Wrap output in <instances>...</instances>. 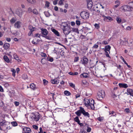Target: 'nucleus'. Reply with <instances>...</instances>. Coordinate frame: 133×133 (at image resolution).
<instances>
[{
	"mask_svg": "<svg viewBox=\"0 0 133 133\" xmlns=\"http://www.w3.org/2000/svg\"><path fill=\"white\" fill-rule=\"evenodd\" d=\"M61 28L63 29V32L65 35H68L71 31L72 27L66 23H62Z\"/></svg>",
	"mask_w": 133,
	"mask_h": 133,
	"instance_id": "nucleus-1",
	"label": "nucleus"
},
{
	"mask_svg": "<svg viewBox=\"0 0 133 133\" xmlns=\"http://www.w3.org/2000/svg\"><path fill=\"white\" fill-rule=\"evenodd\" d=\"M42 37L49 40H51L52 38L50 35L48 34V31L45 29L41 28V29Z\"/></svg>",
	"mask_w": 133,
	"mask_h": 133,
	"instance_id": "nucleus-2",
	"label": "nucleus"
},
{
	"mask_svg": "<svg viewBox=\"0 0 133 133\" xmlns=\"http://www.w3.org/2000/svg\"><path fill=\"white\" fill-rule=\"evenodd\" d=\"M98 95L97 98L99 100H101L105 96V92L104 90H100L98 93Z\"/></svg>",
	"mask_w": 133,
	"mask_h": 133,
	"instance_id": "nucleus-3",
	"label": "nucleus"
},
{
	"mask_svg": "<svg viewBox=\"0 0 133 133\" xmlns=\"http://www.w3.org/2000/svg\"><path fill=\"white\" fill-rule=\"evenodd\" d=\"M120 10L122 11H130L131 10V6H129L128 5H124L121 6L120 8Z\"/></svg>",
	"mask_w": 133,
	"mask_h": 133,
	"instance_id": "nucleus-4",
	"label": "nucleus"
},
{
	"mask_svg": "<svg viewBox=\"0 0 133 133\" xmlns=\"http://www.w3.org/2000/svg\"><path fill=\"white\" fill-rule=\"evenodd\" d=\"M39 118V114L38 113H33V115L31 117L32 120L33 121H37Z\"/></svg>",
	"mask_w": 133,
	"mask_h": 133,
	"instance_id": "nucleus-5",
	"label": "nucleus"
},
{
	"mask_svg": "<svg viewBox=\"0 0 133 133\" xmlns=\"http://www.w3.org/2000/svg\"><path fill=\"white\" fill-rule=\"evenodd\" d=\"M88 60L85 56H84L81 59V63L84 65L87 64L88 63Z\"/></svg>",
	"mask_w": 133,
	"mask_h": 133,
	"instance_id": "nucleus-6",
	"label": "nucleus"
},
{
	"mask_svg": "<svg viewBox=\"0 0 133 133\" xmlns=\"http://www.w3.org/2000/svg\"><path fill=\"white\" fill-rule=\"evenodd\" d=\"M80 15L81 17H89V14L87 11H84L80 13Z\"/></svg>",
	"mask_w": 133,
	"mask_h": 133,
	"instance_id": "nucleus-7",
	"label": "nucleus"
},
{
	"mask_svg": "<svg viewBox=\"0 0 133 133\" xmlns=\"http://www.w3.org/2000/svg\"><path fill=\"white\" fill-rule=\"evenodd\" d=\"M15 13L18 16H20L22 15V10L21 8H19L16 9Z\"/></svg>",
	"mask_w": 133,
	"mask_h": 133,
	"instance_id": "nucleus-8",
	"label": "nucleus"
},
{
	"mask_svg": "<svg viewBox=\"0 0 133 133\" xmlns=\"http://www.w3.org/2000/svg\"><path fill=\"white\" fill-rule=\"evenodd\" d=\"M94 104V100L92 99H90V103H89V107H90L92 110H94L95 109Z\"/></svg>",
	"mask_w": 133,
	"mask_h": 133,
	"instance_id": "nucleus-9",
	"label": "nucleus"
},
{
	"mask_svg": "<svg viewBox=\"0 0 133 133\" xmlns=\"http://www.w3.org/2000/svg\"><path fill=\"white\" fill-rule=\"evenodd\" d=\"M83 108L81 107H80V109L75 112V114L78 116H80L82 113V111L83 110Z\"/></svg>",
	"mask_w": 133,
	"mask_h": 133,
	"instance_id": "nucleus-10",
	"label": "nucleus"
},
{
	"mask_svg": "<svg viewBox=\"0 0 133 133\" xmlns=\"http://www.w3.org/2000/svg\"><path fill=\"white\" fill-rule=\"evenodd\" d=\"M92 6V2L91 1H89L87 2V7L89 9H90Z\"/></svg>",
	"mask_w": 133,
	"mask_h": 133,
	"instance_id": "nucleus-11",
	"label": "nucleus"
},
{
	"mask_svg": "<svg viewBox=\"0 0 133 133\" xmlns=\"http://www.w3.org/2000/svg\"><path fill=\"white\" fill-rule=\"evenodd\" d=\"M90 100H89L87 98H85L84 101L85 105L87 107H89V103L90 102Z\"/></svg>",
	"mask_w": 133,
	"mask_h": 133,
	"instance_id": "nucleus-12",
	"label": "nucleus"
},
{
	"mask_svg": "<svg viewBox=\"0 0 133 133\" xmlns=\"http://www.w3.org/2000/svg\"><path fill=\"white\" fill-rule=\"evenodd\" d=\"M82 111V114L85 117H87L88 118L89 117L90 115L89 113L87 112H86L84 110V108H83V110Z\"/></svg>",
	"mask_w": 133,
	"mask_h": 133,
	"instance_id": "nucleus-13",
	"label": "nucleus"
},
{
	"mask_svg": "<svg viewBox=\"0 0 133 133\" xmlns=\"http://www.w3.org/2000/svg\"><path fill=\"white\" fill-rule=\"evenodd\" d=\"M118 85L120 88H126L129 87L128 85L125 83H119Z\"/></svg>",
	"mask_w": 133,
	"mask_h": 133,
	"instance_id": "nucleus-14",
	"label": "nucleus"
},
{
	"mask_svg": "<svg viewBox=\"0 0 133 133\" xmlns=\"http://www.w3.org/2000/svg\"><path fill=\"white\" fill-rule=\"evenodd\" d=\"M127 91L128 94V95L129 94L131 96L133 97V90L131 89L128 88L127 89Z\"/></svg>",
	"mask_w": 133,
	"mask_h": 133,
	"instance_id": "nucleus-15",
	"label": "nucleus"
},
{
	"mask_svg": "<svg viewBox=\"0 0 133 133\" xmlns=\"http://www.w3.org/2000/svg\"><path fill=\"white\" fill-rule=\"evenodd\" d=\"M21 22L19 21L17 22L15 24V28H19L21 27Z\"/></svg>",
	"mask_w": 133,
	"mask_h": 133,
	"instance_id": "nucleus-16",
	"label": "nucleus"
},
{
	"mask_svg": "<svg viewBox=\"0 0 133 133\" xmlns=\"http://www.w3.org/2000/svg\"><path fill=\"white\" fill-rule=\"evenodd\" d=\"M111 47L110 45H107L105 46V48L104 49V51H107L109 52V54L110 53V50L111 49Z\"/></svg>",
	"mask_w": 133,
	"mask_h": 133,
	"instance_id": "nucleus-17",
	"label": "nucleus"
},
{
	"mask_svg": "<svg viewBox=\"0 0 133 133\" xmlns=\"http://www.w3.org/2000/svg\"><path fill=\"white\" fill-rule=\"evenodd\" d=\"M29 29L30 30V31L33 32L36 29V28L35 27H33L32 25H30L29 26Z\"/></svg>",
	"mask_w": 133,
	"mask_h": 133,
	"instance_id": "nucleus-18",
	"label": "nucleus"
},
{
	"mask_svg": "<svg viewBox=\"0 0 133 133\" xmlns=\"http://www.w3.org/2000/svg\"><path fill=\"white\" fill-rule=\"evenodd\" d=\"M104 20L106 22L112 21L113 19L112 17H104Z\"/></svg>",
	"mask_w": 133,
	"mask_h": 133,
	"instance_id": "nucleus-19",
	"label": "nucleus"
},
{
	"mask_svg": "<svg viewBox=\"0 0 133 133\" xmlns=\"http://www.w3.org/2000/svg\"><path fill=\"white\" fill-rule=\"evenodd\" d=\"M52 31L57 36H59V34L58 32L56 30L54 29H51Z\"/></svg>",
	"mask_w": 133,
	"mask_h": 133,
	"instance_id": "nucleus-20",
	"label": "nucleus"
},
{
	"mask_svg": "<svg viewBox=\"0 0 133 133\" xmlns=\"http://www.w3.org/2000/svg\"><path fill=\"white\" fill-rule=\"evenodd\" d=\"M51 82L53 84H58L59 83V82L58 81L57 79H51Z\"/></svg>",
	"mask_w": 133,
	"mask_h": 133,
	"instance_id": "nucleus-21",
	"label": "nucleus"
},
{
	"mask_svg": "<svg viewBox=\"0 0 133 133\" xmlns=\"http://www.w3.org/2000/svg\"><path fill=\"white\" fill-rule=\"evenodd\" d=\"M14 58L17 60L18 62H20L21 60L19 58L18 56L16 54H14Z\"/></svg>",
	"mask_w": 133,
	"mask_h": 133,
	"instance_id": "nucleus-22",
	"label": "nucleus"
},
{
	"mask_svg": "<svg viewBox=\"0 0 133 133\" xmlns=\"http://www.w3.org/2000/svg\"><path fill=\"white\" fill-rule=\"evenodd\" d=\"M10 47V44L8 43H6L4 44L3 45V47L5 49H7Z\"/></svg>",
	"mask_w": 133,
	"mask_h": 133,
	"instance_id": "nucleus-23",
	"label": "nucleus"
},
{
	"mask_svg": "<svg viewBox=\"0 0 133 133\" xmlns=\"http://www.w3.org/2000/svg\"><path fill=\"white\" fill-rule=\"evenodd\" d=\"M3 59L4 61L8 63L10 62V60L8 57L6 56H3Z\"/></svg>",
	"mask_w": 133,
	"mask_h": 133,
	"instance_id": "nucleus-24",
	"label": "nucleus"
},
{
	"mask_svg": "<svg viewBox=\"0 0 133 133\" xmlns=\"http://www.w3.org/2000/svg\"><path fill=\"white\" fill-rule=\"evenodd\" d=\"M117 68L119 69L121 73H123V72L124 71L123 68L120 65H119L117 66Z\"/></svg>",
	"mask_w": 133,
	"mask_h": 133,
	"instance_id": "nucleus-25",
	"label": "nucleus"
},
{
	"mask_svg": "<svg viewBox=\"0 0 133 133\" xmlns=\"http://www.w3.org/2000/svg\"><path fill=\"white\" fill-rule=\"evenodd\" d=\"M80 76L81 77H82L83 76L84 78H87L88 77V74L85 73L81 74L80 75Z\"/></svg>",
	"mask_w": 133,
	"mask_h": 133,
	"instance_id": "nucleus-26",
	"label": "nucleus"
},
{
	"mask_svg": "<svg viewBox=\"0 0 133 133\" xmlns=\"http://www.w3.org/2000/svg\"><path fill=\"white\" fill-rule=\"evenodd\" d=\"M6 122L5 121L2 120V121L0 120V126H3L5 125Z\"/></svg>",
	"mask_w": 133,
	"mask_h": 133,
	"instance_id": "nucleus-27",
	"label": "nucleus"
},
{
	"mask_svg": "<svg viewBox=\"0 0 133 133\" xmlns=\"http://www.w3.org/2000/svg\"><path fill=\"white\" fill-rule=\"evenodd\" d=\"M69 74L71 75H78V73L77 72H69Z\"/></svg>",
	"mask_w": 133,
	"mask_h": 133,
	"instance_id": "nucleus-28",
	"label": "nucleus"
},
{
	"mask_svg": "<svg viewBox=\"0 0 133 133\" xmlns=\"http://www.w3.org/2000/svg\"><path fill=\"white\" fill-rule=\"evenodd\" d=\"M64 93L65 95L67 96H69L71 95V93L69 91L67 90L64 91Z\"/></svg>",
	"mask_w": 133,
	"mask_h": 133,
	"instance_id": "nucleus-29",
	"label": "nucleus"
},
{
	"mask_svg": "<svg viewBox=\"0 0 133 133\" xmlns=\"http://www.w3.org/2000/svg\"><path fill=\"white\" fill-rule=\"evenodd\" d=\"M26 129L25 132L26 133H30L31 132V130L30 128H25Z\"/></svg>",
	"mask_w": 133,
	"mask_h": 133,
	"instance_id": "nucleus-30",
	"label": "nucleus"
},
{
	"mask_svg": "<svg viewBox=\"0 0 133 133\" xmlns=\"http://www.w3.org/2000/svg\"><path fill=\"white\" fill-rule=\"evenodd\" d=\"M72 30L73 32H75L77 33H78V29L75 28H71V30Z\"/></svg>",
	"mask_w": 133,
	"mask_h": 133,
	"instance_id": "nucleus-31",
	"label": "nucleus"
},
{
	"mask_svg": "<svg viewBox=\"0 0 133 133\" xmlns=\"http://www.w3.org/2000/svg\"><path fill=\"white\" fill-rule=\"evenodd\" d=\"M17 19L16 18H13L10 20V22L11 23H14L16 21Z\"/></svg>",
	"mask_w": 133,
	"mask_h": 133,
	"instance_id": "nucleus-32",
	"label": "nucleus"
},
{
	"mask_svg": "<svg viewBox=\"0 0 133 133\" xmlns=\"http://www.w3.org/2000/svg\"><path fill=\"white\" fill-rule=\"evenodd\" d=\"M30 88L34 90L35 88V85L34 83L31 84L30 86Z\"/></svg>",
	"mask_w": 133,
	"mask_h": 133,
	"instance_id": "nucleus-33",
	"label": "nucleus"
},
{
	"mask_svg": "<svg viewBox=\"0 0 133 133\" xmlns=\"http://www.w3.org/2000/svg\"><path fill=\"white\" fill-rule=\"evenodd\" d=\"M50 3L48 1H46L45 2V7L48 8L49 6Z\"/></svg>",
	"mask_w": 133,
	"mask_h": 133,
	"instance_id": "nucleus-34",
	"label": "nucleus"
},
{
	"mask_svg": "<svg viewBox=\"0 0 133 133\" xmlns=\"http://www.w3.org/2000/svg\"><path fill=\"white\" fill-rule=\"evenodd\" d=\"M74 120L78 123L80 122L78 116H76L74 119Z\"/></svg>",
	"mask_w": 133,
	"mask_h": 133,
	"instance_id": "nucleus-35",
	"label": "nucleus"
},
{
	"mask_svg": "<svg viewBox=\"0 0 133 133\" xmlns=\"http://www.w3.org/2000/svg\"><path fill=\"white\" fill-rule=\"evenodd\" d=\"M116 20L118 23H121L122 22L121 19L119 17H117Z\"/></svg>",
	"mask_w": 133,
	"mask_h": 133,
	"instance_id": "nucleus-36",
	"label": "nucleus"
},
{
	"mask_svg": "<svg viewBox=\"0 0 133 133\" xmlns=\"http://www.w3.org/2000/svg\"><path fill=\"white\" fill-rule=\"evenodd\" d=\"M11 71L12 72V75L14 77H15V73L16 71L14 69H12L11 70Z\"/></svg>",
	"mask_w": 133,
	"mask_h": 133,
	"instance_id": "nucleus-37",
	"label": "nucleus"
},
{
	"mask_svg": "<svg viewBox=\"0 0 133 133\" xmlns=\"http://www.w3.org/2000/svg\"><path fill=\"white\" fill-rule=\"evenodd\" d=\"M9 14H11V16H13L14 14L13 13V11H12L11 8H10L9 9Z\"/></svg>",
	"mask_w": 133,
	"mask_h": 133,
	"instance_id": "nucleus-38",
	"label": "nucleus"
},
{
	"mask_svg": "<svg viewBox=\"0 0 133 133\" xmlns=\"http://www.w3.org/2000/svg\"><path fill=\"white\" fill-rule=\"evenodd\" d=\"M11 124L13 126H16L17 125V124L16 122H11Z\"/></svg>",
	"mask_w": 133,
	"mask_h": 133,
	"instance_id": "nucleus-39",
	"label": "nucleus"
},
{
	"mask_svg": "<svg viewBox=\"0 0 133 133\" xmlns=\"http://www.w3.org/2000/svg\"><path fill=\"white\" fill-rule=\"evenodd\" d=\"M70 86L72 88H75V85L72 83H69Z\"/></svg>",
	"mask_w": 133,
	"mask_h": 133,
	"instance_id": "nucleus-40",
	"label": "nucleus"
},
{
	"mask_svg": "<svg viewBox=\"0 0 133 133\" xmlns=\"http://www.w3.org/2000/svg\"><path fill=\"white\" fill-rule=\"evenodd\" d=\"M32 12L34 14H38V12L37 10L36 9H34L33 10Z\"/></svg>",
	"mask_w": 133,
	"mask_h": 133,
	"instance_id": "nucleus-41",
	"label": "nucleus"
},
{
	"mask_svg": "<svg viewBox=\"0 0 133 133\" xmlns=\"http://www.w3.org/2000/svg\"><path fill=\"white\" fill-rule=\"evenodd\" d=\"M94 26L95 28L97 29H99L100 27L99 24L97 23H96L95 24Z\"/></svg>",
	"mask_w": 133,
	"mask_h": 133,
	"instance_id": "nucleus-42",
	"label": "nucleus"
},
{
	"mask_svg": "<svg viewBox=\"0 0 133 133\" xmlns=\"http://www.w3.org/2000/svg\"><path fill=\"white\" fill-rule=\"evenodd\" d=\"M76 23L77 25L79 26L81 24V22L77 20L76 21Z\"/></svg>",
	"mask_w": 133,
	"mask_h": 133,
	"instance_id": "nucleus-43",
	"label": "nucleus"
},
{
	"mask_svg": "<svg viewBox=\"0 0 133 133\" xmlns=\"http://www.w3.org/2000/svg\"><path fill=\"white\" fill-rule=\"evenodd\" d=\"M28 2L31 3H35V0H27Z\"/></svg>",
	"mask_w": 133,
	"mask_h": 133,
	"instance_id": "nucleus-44",
	"label": "nucleus"
},
{
	"mask_svg": "<svg viewBox=\"0 0 133 133\" xmlns=\"http://www.w3.org/2000/svg\"><path fill=\"white\" fill-rule=\"evenodd\" d=\"M64 0H60L58 2L59 4L61 5L63 4V2L64 1Z\"/></svg>",
	"mask_w": 133,
	"mask_h": 133,
	"instance_id": "nucleus-45",
	"label": "nucleus"
},
{
	"mask_svg": "<svg viewBox=\"0 0 133 133\" xmlns=\"http://www.w3.org/2000/svg\"><path fill=\"white\" fill-rule=\"evenodd\" d=\"M14 104L16 106H18L19 104V102L15 101L14 102Z\"/></svg>",
	"mask_w": 133,
	"mask_h": 133,
	"instance_id": "nucleus-46",
	"label": "nucleus"
},
{
	"mask_svg": "<svg viewBox=\"0 0 133 133\" xmlns=\"http://www.w3.org/2000/svg\"><path fill=\"white\" fill-rule=\"evenodd\" d=\"M105 54L107 57H110V56L109 55V53H108V52L107 51H105Z\"/></svg>",
	"mask_w": 133,
	"mask_h": 133,
	"instance_id": "nucleus-47",
	"label": "nucleus"
},
{
	"mask_svg": "<svg viewBox=\"0 0 133 133\" xmlns=\"http://www.w3.org/2000/svg\"><path fill=\"white\" fill-rule=\"evenodd\" d=\"M43 82L44 84V85H46L48 83V81L45 79H44L43 80Z\"/></svg>",
	"mask_w": 133,
	"mask_h": 133,
	"instance_id": "nucleus-48",
	"label": "nucleus"
},
{
	"mask_svg": "<svg viewBox=\"0 0 133 133\" xmlns=\"http://www.w3.org/2000/svg\"><path fill=\"white\" fill-rule=\"evenodd\" d=\"M129 4L131 6V9H133V1L130 2L129 3Z\"/></svg>",
	"mask_w": 133,
	"mask_h": 133,
	"instance_id": "nucleus-49",
	"label": "nucleus"
},
{
	"mask_svg": "<svg viewBox=\"0 0 133 133\" xmlns=\"http://www.w3.org/2000/svg\"><path fill=\"white\" fill-rule=\"evenodd\" d=\"M111 96L113 98H115L117 96V95L115 93H114V92L111 93Z\"/></svg>",
	"mask_w": 133,
	"mask_h": 133,
	"instance_id": "nucleus-50",
	"label": "nucleus"
},
{
	"mask_svg": "<svg viewBox=\"0 0 133 133\" xmlns=\"http://www.w3.org/2000/svg\"><path fill=\"white\" fill-rule=\"evenodd\" d=\"M41 56L42 57H46L47 56L46 54L44 53H41Z\"/></svg>",
	"mask_w": 133,
	"mask_h": 133,
	"instance_id": "nucleus-51",
	"label": "nucleus"
},
{
	"mask_svg": "<svg viewBox=\"0 0 133 133\" xmlns=\"http://www.w3.org/2000/svg\"><path fill=\"white\" fill-rule=\"evenodd\" d=\"M58 0H54L53 2V4L54 5H56Z\"/></svg>",
	"mask_w": 133,
	"mask_h": 133,
	"instance_id": "nucleus-52",
	"label": "nucleus"
},
{
	"mask_svg": "<svg viewBox=\"0 0 133 133\" xmlns=\"http://www.w3.org/2000/svg\"><path fill=\"white\" fill-rule=\"evenodd\" d=\"M98 44H95L93 46V48H98Z\"/></svg>",
	"mask_w": 133,
	"mask_h": 133,
	"instance_id": "nucleus-53",
	"label": "nucleus"
},
{
	"mask_svg": "<svg viewBox=\"0 0 133 133\" xmlns=\"http://www.w3.org/2000/svg\"><path fill=\"white\" fill-rule=\"evenodd\" d=\"M103 44L105 45L108 44V42L107 41H103Z\"/></svg>",
	"mask_w": 133,
	"mask_h": 133,
	"instance_id": "nucleus-54",
	"label": "nucleus"
},
{
	"mask_svg": "<svg viewBox=\"0 0 133 133\" xmlns=\"http://www.w3.org/2000/svg\"><path fill=\"white\" fill-rule=\"evenodd\" d=\"M115 3L116 4V5L118 4V5H119L120 3V2L118 0L116 1L115 2Z\"/></svg>",
	"mask_w": 133,
	"mask_h": 133,
	"instance_id": "nucleus-55",
	"label": "nucleus"
},
{
	"mask_svg": "<svg viewBox=\"0 0 133 133\" xmlns=\"http://www.w3.org/2000/svg\"><path fill=\"white\" fill-rule=\"evenodd\" d=\"M79 59V57H76L75 58L74 60V62H77L78 61Z\"/></svg>",
	"mask_w": 133,
	"mask_h": 133,
	"instance_id": "nucleus-56",
	"label": "nucleus"
},
{
	"mask_svg": "<svg viewBox=\"0 0 133 133\" xmlns=\"http://www.w3.org/2000/svg\"><path fill=\"white\" fill-rule=\"evenodd\" d=\"M36 130H37L38 129V127L36 125H33L32 126Z\"/></svg>",
	"mask_w": 133,
	"mask_h": 133,
	"instance_id": "nucleus-57",
	"label": "nucleus"
},
{
	"mask_svg": "<svg viewBox=\"0 0 133 133\" xmlns=\"http://www.w3.org/2000/svg\"><path fill=\"white\" fill-rule=\"evenodd\" d=\"M91 130V128H90L88 127L87 130V131L88 132H90Z\"/></svg>",
	"mask_w": 133,
	"mask_h": 133,
	"instance_id": "nucleus-58",
	"label": "nucleus"
},
{
	"mask_svg": "<svg viewBox=\"0 0 133 133\" xmlns=\"http://www.w3.org/2000/svg\"><path fill=\"white\" fill-rule=\"evenodd\" d=\"M0 91L3 92H4V90L2 87L0 85Z\"/></svg>",
	"mask_w": 133,
	"mask_h": 133,
	"instance_id": "nucleus-59",
	"label": "nucleus"
},
{
	"mask_svg": "<svg viewBox=\"0 0 133 133\" xmlns=\"http://www.w3.org/2000/svg\"><path fill=\"white\" fill-rule=\"evenodd\" d=\"M39 133H43L42 128L41 127H40L39 128Z\"/></svg>",
	"mask_w": 133,
	"mask_h": 133,
	"instance_id": "nucleus-60",
	"label": "nucleus"
},
{
	"mask_svg": "<svg viewBox=\"0 0 133 133\" xmlns=\"http://www.w3.org/2000/svg\"><path fill=\"white\" fill-rule=\"evenodd\" d=\"M35 36L36 37H38V38H40V34H35Z\"/></svg>",
	"mask_w": 133,
	"mask_h": 133,
	"instance_id": "nucleus-61",
	"label": "nucleus"
},
{
	"mask_svg": "<svg viewBox=\"0 0 133 133\" xmlns=\"http://www.w3.org/2000/svg\"><path fill=\"white\" fill-rule=\"evenodd\" d=\"M80 96V95L79 94H77L76 95V98H78Z\"/></svg>",
	"mask_w": 133,
	"mask_h": 133,
	"instance_id": "nucleus-62",
	"label": "nucleus"
},
{
	"mask_svg": "<svg viewBox=\"0 0 133 133\" xmlns=\"http://www.w3.org/2000/svg\"><path fill=\"white\" fill-rule=\"evenodd\" d=\"M75 23L74 22L72 21L70 22V24L72 26H74V25H75Z\"/></svg>",
	"mask_w": 133,
	"mask_h": 133,
	"instance_id": "nucleus-63",
	"label": "nucleus"
},
{
	"mask_svg": "<svg viewBox=\"0 0 133 133\" xmlns=\"http://www.w3.org/2000/svg\"><path fill=\"white\" fill-rule=\"evenodd\" d=\"M28 11L29 12H31L32 11V9L30 7L29 8H28Z\"/></svg>",
	"mask_w": 133,
	"mask_h": 133,
	"instance_id": "nucleus-64",
	"label": "nucleus"
}]
</instances>
